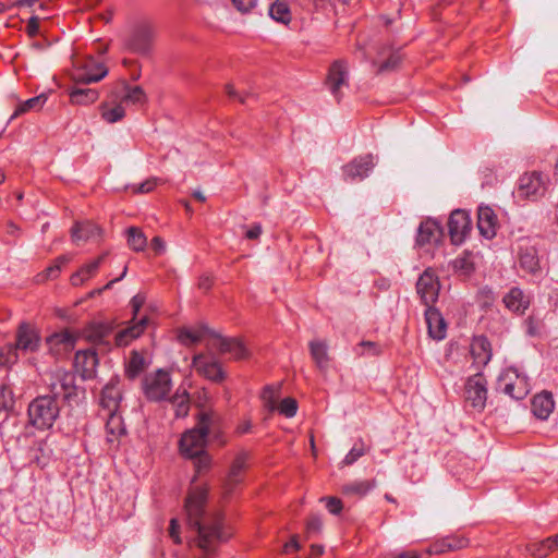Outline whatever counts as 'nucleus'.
Wrapping results in <instances>:
<instances>
[{"instance_id":"f257e3e1","label":"nucleus","mask_w":558,"mask_h":558,"mask_svg":"<svg viewBox=\"0 0 558 558\" xmlns=\"http://www.w3.org/2000/svg\"><path fill=\"white\" fill-rule=\"evenodd\" d=\"M207 496V486L193 485L185 500V511L189 526L197 534V546L210 553L227 541L231 532L226 527L220 512L205 511Z\"/></svg>"},{"instance_id":"f03ea898","label":"nucleus","mask_w":558,"mask_h":558,"mask_svg":"<svg viewBox=\"0 0 558 558\" xmlns=\"http://www.w3.org/2000/svg\"><path fill=\"white\" fill-rule=\"evenodd\" d=\"M48 386L51 395L37 397L28 405L29 421L38 429L52 427L60 412L59 399L71 401L76 397L77 387L71 372L57 369L50 375Z\"/></svg>"},{"instance_id":"7ed1b4c3","label":"nucleus","mask_w":558,"mask_h":558,"mask_svg":"<svg viewBox=\"0 0 558 558\" xmlns=\"http://www.w3.org/2000/svg\"><path fill=\"white\" fill-rule=\"evenodd\" d=\"M211 416L202 414L197 425L185 432L180 439V451L186 458H192L204 451L209 433Z\"/></svg>"},{"instance_id":"20e7f679","label":"nucleus","mask_w":558,"mask_h":558,"mask_svg":"<svg viewBox=\"0 0 558 558\" xmlns=\"http://www.w3.org/2000/svg\"><path fill=\"white\" fill-rule=\"evenodd\" d=\"M142 387L148 400H165L172 389V380L169 372L157 369L156 372L147 374L143 379Z\"/></svg>"},{"instance_id":"39448f33","label":"nucleus","mask_w":558,"mask_h":558,"mask_svg":"<svg viewBox=\"0 0 558 558\" xmlns=\"http://www.w3.org/2000/svg\"><path fill=\"white\" fill-rule=\"evenodd\" d=\"M108 74L107 66L93 57H88L76 65L73 73V81L76 83H95L102 80Z\"/></svg>"},{"instance_id":"423d86ee","label":"nucleus","mask_w":558,"mask_h":558,"mask_svg":"<svg viewBox=\"0 0 558 558\" xmlns=\"http://www.w3.org/2000/svg\"><path fill=\"white\" fill-rule=\"evenodd\" d=\"M192 366L198 375L208 380L221 383L226 378L220 362L210 354L199 353L194 355Z\"/></svg>"},{"instance_id":"0eeeda50","label":"nucleus","mask_w":558,"mask_h":558,"mask_svg":"<svg viewBox=\"0 0 558 558\" xmlns=\"http://www.w3.org/2000/svg\"><path fill=\"white\" fill-rule=\"evenodd\" d=\"M376 166V158L372 154L359 156L342 167V175L345 182L362 181L367 178Z\"/></svg>"},{"instance_id":"6e6552de","label":"nucleus","mask_w":558,"mask_h":558,"mask_svg":"<svg viewBox=\"0 0 558 558\" xmlns=\"http://www.w3.org/2000/svg\"><path fill=\"white\" fill-rule=\"evenodd\" d=\"M465 402L476 411H482L487 400L486 380L482 374L470 377L465 384Z\"/></svg>"},{"instance_id":"1a4fd4ad","label":"nucleus","mask_w":558,"mask_h":558,"mask_svg":"<svg viewBox=\"0 0 558 558\" xmlns=\"http://www.w3.org/2000/svg\"><path fill=\"white\" fill-rule=\"evenodd\" d=\"M248 461V452L246 451H240L234 457L228 475L223 481L222 484V494L225 497L230 496L238 485H240L243 481V474L247 466Z\"/></svg>"},{"instance_id":"9d476101","label":"nucleus","mask_w":558,"mask_h":558,"mask_svg":"<svg viewBox=\"0 0 558 558\" xmlns=\"http://www.w3.org/2000/svg\"><path fill=\"white\" fill-rule=\"evenodd\" d=\"M545 190V180L542 173L531 172L524 173L519 179L517 193L520 198L535 201L544 195Z\"/></svg>"},{"instance_id":"9b49d317","label":"nucleus","mask_w":558,"mask_h":558,"mask_svg":"<svg viewBox=\"0 0 558 558\" xmlns=\"http://www.w3.org/2000/svg\"><path fill=\"white\" fill-rule=\"evenodd\" d=\"M472 228L471 218L465 210L456 209L451 213L448 220L450 240L459 245L464 242Z\"/></svg>"},{"instance_id":"f8f14e48","label":"nucleus","mask_w":558,"mask_h":558,"mask_svg":"<svg viewBox=\"0 0 558 558\" xmlns=\"http://www.w3.org/2000/svg\"><path fill=\"white\" fill-rule=\"evenodd\" d=\"M86 339L101 351H108L113 343V326L110 323H93L85 329Z\"/></svg>"},{"instance_id":"ddd939ff","label":"nucleus","mask_w":558,"mask_h":558,"mask_svg":"<svg viewBox=\"0 0 558 558\" xmlns=\"http://www.w3.org/2000/svg\"><path fill=\"white\" fill-rule=\"evenodd\" d=\"M348 80L349 66L347 61H333L328 70L326 85L337 100L341 98V88L348 85Z\"/></svg>"},{"instance_id":"4468645a","label":"nucleus","mask_w":558,"mask_h":558,"mask_svg":"<svg viewBox=\"0 0 558 558\" xmlns=\"http://www.w3.org/2000/svg\"><path fill=\"white\" fill-rule=\"evenodd\" d=\"M502 391L515 400L524 399L530 392V384L525 376H521L517 371H508L500 379Z\"/></svg>"},{"instance_id":"2eb2a0df","label":"nucleus","mask_w":558,"mask_h":558,"mask_svg":"<svg viewBox=\"0 0 558 558\" xmlns=\"http://www.w3.org/2000/svg\"><path fill=\"white\" fill-rule=\"evenodd\" d=\"M416 292L426 306L434 304L439 294V282L434 272L425 270L416 282Z\"/></svg>"},{"instance_id":"dca6fc26","label":"nucleus","mask_w":558,"mask_h":558,"mask_svg":"<svg viewBox=\"0 0 558 558\" xmlns=\"http://www.w3.org/2000/svg\"><path fill=\"white\" fill-rule=\"evenodd\" d=\"M40 345V335L36 327L23 323L16 331V341L14 347L19 352H35Z\"/></svg>"},{"instance_id":"f3484780","label":"nucleus","mask_w":558,"mask_h":558,"mask_svg":"<svg viewBox=\"0 0 558 558\" xmlns=\"http://www.w3.org/2000/svg\"><path fill=\"white\" fill-rule=\"evenodd\" d=\"M155 37V28L148 23H142L135 27L131 35L128 46L131 50L138 53L149 51L151 41Z\"/></svg>"},{"instance_id":"a211bd4d","label":"nucleus","mask_w":558,"mask_h":558,"mask_svg":"<svg viewBox=\"0 0 558 558\" xmlns=\"http://www.w3.org/2000/svg\"><path fill=\"white\" fill-rule=\"evenodd\" d=\"M150 319L147 316L131 320V325L113 335L116 347H125L134 339L138 338L149 326Z\"/></svg>"},{"instance_id":"6ab92c4d","label":"nucleus","mask_w":558,"mask_h":558,"mask_svg":"<svg viewBox=\"0 0 558 558\" xmlns=\"http://www.w3.org/2000/svg\"><path fill=\"white\" fill-rule=\"evenodd\" d=\"M125 427L122 416L117 411L108 412L106 423V440L109 445V450H117L120 445V438L124 436Z\"/></svg>"},{"instance_id":"aec40b11","label":"nucleus","mask_w":558,"mask_h":558,"mask_svg":"<svg viewBox=\"0 0 558 558\" xmlns=\"http://www.w3.org/2000/svg\"><path fill=\"white\" fill-rule=\"evenodd\" d=\"M76 337L68 329L54 332L46 340L50 352L61 355L74 349Z\"/></svg>"},{"instance_id":"412c9836","label":"nucleus","mask_w":558,"mask_h":558,"mask_svg":"<svg viewBox=\"0 0 558 558\" xmlns=\"http://www.w3.org/2000/svg\"><path fill=\"white\" fill-rule=\"evenodd\" d=\"M477 228L482 236L493 239L498 229V219L495 211L488 206H480L477 210Z\"/></svg>"},{"instance_id":"4be33fe9","label":"nucleus","mask_w":558,"mask_h":558,"mask_svg":"<svg viewBox=\"0 0 558 558\" xmlns=\"http://www.w3.org/2000/svg\"><path fill=\"white\" fill-rule=\"evenodd\" d=\"M98 365L97 354L93 350L78 351L75 354L74 367L83 379L93 378Z\"/></svg>"},{"instance_id":"5701e85b","label":"nucleus","mask_w":558,"mask_h":558,"mask_svg":"<svg viewBox=\"0 0 558 558\" xmlns=\"http://www.w3.org/2000/svg\"><path fill=\"white\" fill-rule=\"evenodd\" d=\"M211 345L217 348L220 353H228L235 360L245 359L248 354L245 345L234 338L215 337Z\"/></svg>"},{"instance_id":"b1692460","label":"nucleus","mask_w":558,"mask_h":558,"mask_svg":"<svg viewBox=\"0 0 558 558\" xmlns=\"http://www.w3.org/2000/svg\"><path fill=\"white\" fill-rule=\"evenodd\" d=\"M502 302L509 311L523 314L530 306L531 298L520 288L513 287L504 295Z\"/></svg>"},{"instance_id":"393cba45","label":"nucleus","mask_w":558,"mask_h":558,"mask_svg":"<svg viewBox=\"0 0 558 558\" xmlns=\"http://www.w3.org/2000/svg\"><path fill=\"white\" fill-rule=\"evenodd\" d=\"M470 352L477 367L485 366L492 359V347L484 336L473 338Z\"/></svg>"},{"instance_id":"a878e982","label":"nucleus","mask_w":558,"mask_h":558,"mask_svg":"<svg viewBox=\"0 0 558 558\" xmlns=\"http://www.w3.org/2000/svg\"><path fill=\"white\" fill-rule=\"evenodd\" d=\"M442 234L440 226L432 219L423 221L417 230L416 243L420 246L436 243Z\"/></svg>"},{"instance_id":"bb28decb","label":"nucleus","mask_w":558,"mask_h":558,"mask_svg":"<svg viewBox=\"0 0 558 558\" xmlns=\"http://www.w3.org/2000/svg\"><path fill=\"white\" fill-rule=\"evenodd\" d=\"M425 319L428 327V333L433 339L442 340L446 337V323L436 308L427 306Z\"/></svg>"},{"instance_id":"cd10ccee","label":"nucleus","mask_w":558,"mask_h":558,"mask_svg":"<svg viewBox=\"0 0 558 558\" xmlns=\"http://www.w3.org/2000/svg\"><path fill=\"white\" fill-rule=\"evenodd\" d=\"M72 240L75 244L81 245L89 240L100 236V229L90 221L77 222L71 232Z\"/></svg>"},{"instance_id":"c85d7f7f","label":"nucleus","mask_w":558,"mask_h":558,"mask_svg":"<svg viewBox=\"0 0 558 558\" xmlns=\"http://www.w3.org/2000/svg\"><path fill=\"white\" fill-rule=\"evenodd\" d=\"M554 408L555 402L550 392L543 391L532 400V412L539 420H547Z\"/></svg>"},{"instance_id":"c756f323","label":"nucleus","mask_w":558,"mask_h":558,"mask_svg":"<svg viewBox=\"0 0 558 558\" xmlns=\"http://www.w3.org/2000/svg\"><path fill=\"white\" fill-rule=\"evenodd\" d=\"M109 97L113 106L111 107L107 102L102 104L100 106L101 117L108 123H116L125 117V110L122 101L118 99V96L114 92H112Z\"/></svg>"},{"instance_id":"7c9ffc66","label":"nucleus","mask_w":558,"mask_h":558,"mask_svg":"<svg viewBox=\"0 0 558 558\" xmlns=\"http://www.w3.org/2000/svg\"><path fill=\"white\" fill-rule=\"evenodd\" d=\"M120 401L121 390L118 383L110 381L101 391L100 404L108 412H113L118 410Z\"/></svg>"},{"instance_id":"2f4dec72","label":"nucleus","mask_w":558,"mask_h":558,"mask_svg":"<svg viewBox=\"0 0 558 558\" xmlns=\"http://www.w3.org/2000/svg\"><path fill=\"white\" fill-rule=\"evenodd\" d=\"M106 255H100L94 260L83 265L75 274L71 276V283L75 287L83 284L86 280L93 278L102 264Z\"/></svg>"},{"instance_id":"473e14b6","label":"nucleus","mask_w":558,"mask_h":558,"mask_svg":"<svg viewBox=\"0 0 558 558\" xmlns=\"http://www.w3.org/2000/svg\"><path fill=\"white\" fill-rule=\"evenodd\" d=\"M313 361L320 371H326L329 365L328 347L325 341L313 340L308 344Z\"/></svg>"},{"instance_id":"72a5a7b5","label":"nucleus","mask_w":558,"mask_h":558,"mask_svg":"<svg viewBox=\"0 0 558 558\" xmlns=\"http://www.w3.org/2000/svg\"><path fill=\"white\" fill-rule=\"evenodd\" d=\"M452 267L456 274L460 277H469L475 270V256L469 251L462 252L452 262Z\"/></svg>"},{"instance_id":"f704fd0d","label":"nucleus","mask_w":558,"mask_h":558,"mask_svg":"<svg viewBox=\"0 0 558 558\" xmlns=\"http://www.w3.org/2000/svg\"><path fill=\"white\" fill-rule=\"evenodd\" d=\"M69 96L72 105L87 106L99 98V93L95 88L74 87L70 90Z\"/></svg>"},{"instance_id":"c9c22d12","label":"nucleus","mask_w":558,"mask_h":558,"mask_svg":"<svg viewBox=\"0 0 558 558\" xmlns=\"http://www.w3.org/2000/svg\"><path fill=\"white\" fill-rule=\"evenodd\" d=\"M519 264L527 272H535L539 268V262L535 247L521 246L519 251Z\"/></svg>"},{"instance_id":"e433bc0d","label":"nucleus","mask_w":558,"mask_h":558,"mask_svg":"<svg viewBox=\"0 0 558 558\" xmlns=\"http://www.w3.org/2000/svg\"><path fill=\"white\" fill-rule=\"evenodd\" d=\"M208 333L205 327L181 328L178 331V340L183 345H193L203 341Z\"/></svg>"},{"instance_id":"4c0bfd02","label":"nucleus","mask_w":558,"mask_h":558,"mask_svg":"<svg viewBox=\"0 0 558 558\" xmlns=\"http://www.w3.org/2000/svg\"><path fill=\"white\" fill-rule=\"evenodd\" d=\"M120 86L124 93L120 99L122 104L143 105L146 101V94L142 87H131L125 81H121Z\"/></svg>"},{"instance_id":"58836bf2","label":"nucleus","mask_w":558,"mask_h":558,"mask_svg":"<svg viewBox=\"0 0 558 558\" xmlns=\"http://www.w3.org/2000/svg\"><path fill=\"white\" fill-rule=\"evenodd\" d=\"M170 403L172 404L175 416L184 417L187 415L190 410V397L186 390L178 389L177 392L170 398Z\"/></svg>"},{"instance_id":"ea45409f","label":"nucleus","mask_w":558,"mask_h":558,"mask_svg":"<svg viewBox=\"0 0 558 558\" xmlns=\"http://www.w3.org/2000/svg\"><path fill=\"white\" fill-rule=\"evenodd\" d=\"M269 15L272 20L284 25L291 21V11L286 1L277 0L269 8Z\"/></svg>"},{"instance_id":"a19ab883","label":"nucleus","mask_w":558,"mask_h":558,"mask_svg":"<svg viewBox=\"0 0 558 558\" xmlns=\"http://www.w3.org/2000/svg\"><path fill=\"white\" fill-rule=\"evenodd\" d=\"M555 542L550 537L541 542H534L526 545V551L536 558H545L555 550Z\"/></svg>"},{"instance_id":"79ce46f5","label":"nucleus","mask_w":558,"mask_h":558,"mask_svg":"<svg viewBox=\"0 0 558 558\" xmlns=\"http://www.w3.org/2000/svg\"><path fill=\"white\" fill-rule=\"evenodd\" d=\"M145 368V357L141 353L133 351L125 368L126 376L133 379L138 376Z\"/></svg>"},{"instance_id":"37998d69","label":"nucleus","mask_w":558,"mask_h":558,"mask_svg":"<svg viewBox=\"0 0 558 558\" xmlns=\"http://www.w3.org/2000/svg\"><path fill=\"white\" fill-rule=\"evenodd\" d=\"M47 97L41 94L21 102L15 109L12 119L32 110H39L46 104Z\"/></svg>"},{"instance_id":"c03bdc74","label":"nucleus","mask_w":558,"mask_h":558,"mask_svg":"<svg viewBox=\"0 0 558 558\" xmlns=\"http://www.w3.org/2000/svg\"><path fill=\"white\" fill-rule=\"evenodd\" d=\"M280 397V385L266 386L262 393L265 408L272 412L277 409L278 399Z\"/></svg>"},{"instance_id":"a18cd8bd","label":"nucleus","mask_w":558,"mask_h":558,"mask_svg":"<svg viewBox=\"0 0 558 558\" xmlns=\"http://www.w3.org/2000/svg\"><path fill=\"white\" fill-rule=\"evenodd\" d=\"M128 244L132 250L140 252L145 248L147 240L138 228L131 227L128 229Z\"/></svg>"},{"instance_id":"49530a36","label":"nucleus","mask_w":558,"mask_h":558,"mask_svg":"<svg viewBox=\"0 0 558 558\" xmlns=\"http://www.w3.org/2000/svg\"><path fill=\"white\" fill-rule=\"evenodd\" d=\"M15 403L12 388L4 384H0V411L9 412L13 410Z\"/></svg>"},{"instance_id":"de8ad7c7","label":"nucleus","mask_w":558,"mask_h":558,"mask_svg":"<svg viewBox=\"0 0 558 558\" xmlns=\"http://www.w3.org/2000/svg\"><path fill=\"white\" fill-rule=\"evenodd\" d=\"M375 486L374 481H356L343 487L344 494L366 495Z\"/></svg>"},{"instance_id":"09e8293b","label":"nucleus","mask_w":558,"mask_h":558,"mask_svg":"<svg viewBox=\"0 0 558 558\" xmlns=\"http://www.w3.org/2000/svg\"><path fill=\"white\" fill-rule=\"evenodd\" d=\"M191 459H194V469L196 472V474L192 478V484H194L198 475L207 472L210 469L211 458L208 453L203 451L202 453L194 456Z\"/></svg>"},{"instance_id":"8fccbe9b","label":"nucleus","mask_w":558,"mask_h":558,"mask_svg":"<svg viewBox=\"0 0 558 558\" xmlns=\"http://www.w3.org/2000/svg\"><path fill=\"white\" fill-rule=\"evenodd\" d=\"M368 451L363 440L356 441L342 461V465H351Z\"/></svg>"},{"instance_id":"3c124183","label":"nucleus","mask_w":558,"mask_h":558,"mask_svg":"<svg viewBox=\"0 0 558 558\" xmlns=\"http://www.w3.org/2000/svg\"><path fill=\"white\" fill-rule=\"evenodd\" d=\"M354 352L359 356L369 355L377 356L381 353V348L378 343L373 341H361L355 348Z\"/></svg>"},{"instance_id":"603ef678","label":"nucleus","mask_w":558,"mask_h":558,"mask_svg":"<svg viewBox=\"0 0 558 558\" xmlns=\"http://www.w3.org/2000/svg\"><path fill=\"white\" fill-rule=\"evenodd\" d=\"M19 351L14 347V344L9 343L2 348H0V365L8 366L17 361Z\"/></svg>"},{"instance_id":"864d4df0","label":"nucleus","mask_w":558,"mask_h":558,"mask_svg":"<svg viewBox=\"0 0 558 558\" xmlns=\"http://www.w3.org/2000/svg\"><path fill=\"white\" fill-rule=\"evenodd\" d=\"M402 61L400 50H391L386 60L379 64V72L395 70Z\"/></svg>"},{"instance_id":"5fc2aeb1","label":"nucleus","mask_w":558,"mask_h":558,"mask_svg":"<svg viewBox=\"0 0 558 558\" xmlns=\"http://www.w3.org/2000/svg\"><path fill=\"white\" fill-rule=\"evenodd\" d=\"M276 410L286 417H293L298 411V402L293 398H284L279 404H277Z\"/></svg>"},{"instance_id":"6e6d98bb","label":"nucleus","mask_w":558,"mask_h":558,"mask_svg":"<svg viewBox=\"0 0 558 558\" xmlns=\"http://www.w3.org/2000/svg\"><path fill=\"white\" fill-rule=\"evenodd\" d=\"M447 546L449 547V543L447 542L446 537L437 539L426 549L425 555L432 556L448 553L450 549L447 548Z\"/></svg>"},{"instance_id":"4d7b16f0","label":"nucleus","mask_w":558,"mask_h":558,"mask_svg":"<svg viewBox=\"0 0 558 558\" xmlns=\"http://www.w3.org/2000/svg\"><path fill=\"white\" fill-rule=\"evenodd\" d=\"M71 260V257L70 256H66V255H62V256H59L56 262H54V265L48 267L46 269V278L47 279H53L58 276L61 267L63 265H65L66 263H69Z\"/></svg>"},{"instance_id":"13d9d810","label":"nucleus","mask_w":558,"mask_h":558,"mask_svg":"<svg viewBox=\"0 0 558 558\" xmlns=\"http://www.w3.org/2000/svg\"><path fill=\"white\" fill-rule=\"evenodd\" d=\"M447 542L449 543V549L450 551H456L463 549L469 546V539L463 536L458 535H451L447 536Z\"/></svg>"},{"instance_id":"bf43d9fd","label":"nucleus","mask_w":558,"mask_h":558,"mask_svg":"<svg viewBox=\"0 0 558 558\" xmlns=\"http://www.w3.org/2000/svg\"><path fill=\"white\" fill-rule=\"evenodd\" d=\"M320 501L326 502L327 510L332 514H339L343 508L342 501L337 497H323Z\"/></svg>"},{"instance_id":"052dcab7","label":"nucleus","mask_w":558,"mask_h":558,"mask_svg":"<svg viewBox=\"0 0 558 558\" xmlns=\"http://www.w3.org/2000/svg\"><path fill=\"white\" fill-rule=\"evenodd\" d=\"M231 2L233 7L241 13L250 12L257 4V0H231Z\"/></svg>"},{"instance_id":"680f3d73","label":"nucleus","mask_w":558,"mask_h":558,"mask_svg":"<svg viewBox=\"0 0 558 558\" xmlns=\"http://www.w3.org/2000/svg\"><path fill=\"white\" fill-rule=\"evenodd\" d=\"M158 184L157 178H150L145 182L134 185L132 189L135 193H148L151 192Z\"/></svg>"},{"instance_id":"e2e57ef3","label":"nucleus","mask_w":558,"mask_h":558,"mask_svg":"<svg viewBox=\"0 0 558 558\" xmlns=\"http://www.w3.org/2000/svg\"><path fill=\"white\" fill-rule=\"evenodd\" d=\"M323 523L319 517L312 515L306 522V533L308 535L319 533L322 530Z\"/></svg>"},{"instance_id":"0e129e2a","label":"nucleus","mask_w":558,"mask_h":558,"mask_svg":"<svg viewBox=\"0 0 558 558\" xmlns=\"http://www.w3.org/2000/svg\"><path fill=\"white\" fill-rule=\"evenodd\" d=\"M144 303H145V296L143 294H136L132 298L130 305H131L132 312H133V318H132L133 322L138 320L137 314L141 310V307L144 305Z\"/></svg>"},{"instance_id":"69168bd1","label":"nucleus","mask_w":558,"mask_h":558,"mask_svg":"<svg viewBox=\"0 0 558 558\" xmlns=\"http://www.w3.org/2000/svg\"><path fill=\"white\" fill-rule=\"evenodd\" d=\"M384 558H424L423 554L415 550H403L400 553H386Z\"/></svg>"},{"instance_id":"338daca9","label":"nucleus","mask_w":558,"mask_h":558,"mask_svg":"<svg viewBox=\"0 0 558 558\" xmlns=\"http://www.w3.org/2000/svg\"><path fill=\"white\" fill-rule=\"evenodd\" d=\"M39 22L38 15H32L26 25V32L31 37H35L39 34Z\"/></svg>"},{"instance_id":"774afa93","label":"nucleus","mask_w":558,"mask_h":558,"mask_svg":"<svg viewBox=\"0 0 558 558\" xmlns=\"http://www.w3.org/2000/svg\"><path fill=\"white\" fill-rule=\"evenodd\" d=\"M178 529H179L178 521L175 519H172L170 521L169 535L174 541V543L180 544L181 543V538L179 536Z\"/></svg>"}]
</instances>
